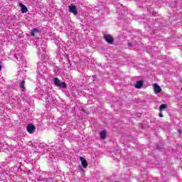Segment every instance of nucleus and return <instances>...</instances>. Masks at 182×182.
I'll list each match as a JSON object with an SVG mask.
<instances>
[{"label": "nucleus", "mask_w": 182, "mask_h": 182, "mask_svg": "<svg viewBox=\"0 0 182 182\" xmlns=\"http://www.w3.org/2000/svg\"><path fill=\"white\" fill-rule=\"evenodd\" d=\"M69 11L71 12V14H73L74 15H77V9H76V6L73 4H71L69 6Z\"/></svg>", "instance_id": "39448f33"}, {"label": "nucleus", "mask_w": 182, "mask_h": 182, "mask_svg": "<svg viewBox=\"0 0 182 182\" xmlns=\"http://www.w3.org/2000/svg\"><path fill=\"white\" fill-rule=\"evenodd\" d=\"M38 70L40 75H43L45 73V71L46 70V67L45 65H42V63H38Z\"/></svg>", "instance_id": "20e7f679"}, {"label": "nucleus", "mask_w": 182, "mask_h": 182, "mask_svg": "<svg viewBox=\"0 0 182 182\" xmlns=\"http://www.w3.org/2000/svg\"><path fill=\"white\" fill-rule=\"evenodd\" d=\"M36 32H39L38 28H33V31L31 32V36H35V33H36Z\"/></svg>", "instance_id": "2eb2a0df"}, {"label": "nucleus", "mask_w": 182, "mask_h": 182, "mask_svg": "<svg viewBox=\"0 0 182 182\" xmlns=\"http://www.w3.org/2000/svg\"><path fill=\"white\" fill-rule=\"evenodd\" d=\"M2 69V65H0V70Z\"/></svg>", "instance_id": "f3484780"}, {"label": "nucleus", "mask_w": 182, "mask_h": 182, "mask_svg": "<svg viewBox=\"0 0 182 182\" xmlns=\"http://www.w3.org/2000/svg\"><path fill=\"white\" fill-rule=\"evenodd\" d=\"M19 86L23 91L25 90V81L24 80L21 81L19 83Z\"/></svg>", "instance_id": "ddd939ff"}, {"label": "nucleus", "mask_w": 182, "mask_h": 182, "mask_svg": "<svg viewBox=\"0 0 182 182\" xmlns=\"http://www.w3.org/2000/svg\"><path fill=\"white\" fill-rule=\"evenodd\" d=\"M37 48L38 50V55L39 58L41 59H43V56H45V53H46V46L45 44L43 45H38Z\"/></svg>", "instance_id": "f03ea898"}, {"label": "nucleus", "mask_w": 182, "mask_h": 182, "mask_svg": "<svg viewBox=\"0 0 182 182\" xmlns=\"http://www.w3.org/2000/svg\"><path fill=\"white\" fill-rule=\"evenodd\" d=\"M44 60V61H45V60Z\"/></svg>", "instance_id": "6ab92c4d"}, {"label": "nucleus", "mask_w": 182, "mask_h": 182, "mask_svg": "<svg viewBox=\"0 0 182 182\" xmlns=\"http://www.w3.org/2000/svg\"><path fill=\"white\" fill-rule=\"evenodd\" d=\"M181 90H182V87H181Z\"/></svg>", "instance_id": "aec40b11"}, {"label": "nucleus", "mask_w": 182, "mask_h": 182, "mask_svg": "<svg viewBox=\"0 0 182 182\" xmlns=\"http://www.w3.org/2000/svg\"><path fill=\"white\" fill-rule=\"evenodd\" d=\"M19 6L21 8V14H26L28 12V7L24 6L23 4L20 3Z\"/></svg>", "instance_id": "1a4fd4ad"}, {"label": "nucleus", "mask_w": 182, "mask_h": 182, "mask_svg": "<svg viewBox=\"0 0 182 182\" xmlns=\"http://www.w3.org/2000/svg\"><path fill=\"white\" fill-rule=\"evenodd\" d=\"M100 137L102 139H106V131H102L100 133Z\"/></svg>", "instance_id": "f8f14e48"}, {"label": "nucleus", "mask_w": 182, "mask_h": 182, "mask_svg": "<svg viewBox=\"0 0 182 182\" xmlns=\"http://www.w3.org/2000/svg\"><path fill=\"white\" fill-rule=\"evenodd\" d=\"M82 112H86V110H85V109H82Z\"/></svg>", "instance_id": "a211bd4d"}, {"label": "nucleus", "mask_w": 182, "mask_h": 182, "mask_svg": "<svg viewBox=\"0 0 182 182\" xmlns=\"http://www.w3.org/2000/svg\"><path fill=\"white\" fill-rule=\"evenodd\" d=\"M163 112H161V111H160L159 112V117H163Z\"/></svg>", "instance_id": "dca6fc26"}, {"label": "nucleus", "mask_w": 182, "mask_h": 182, "mask_svg": "<svg viewBox=\"0 0 182 182\" xmlns=\"http://www.w3.org/2000/svg\"><path fill=\"white\" fill-rule=\"evenodd\" d=\"M53 82H54V85H55L57 87H61L63 89L66 87V83H65V82L60 81V80H59L58 78H56V77L54 78Z\"/></svg>", "instance_id": "7ed1b4c3"}, {"label": "nucleus", "mask_w": 182, "mask_h": 182, "mask_svg": "<svg viewBox=\"0 0 182 182\" xmlns=\"http://www.w3.org/2000/svg\"><path fill=\"white\" fill-rule=\"evenodd\" d=\"M80 161H81L82 167H84V168H86V167H87V161H86V159H85V158H83L82 156H80Z\"/></svg>", "instance_id": "6e6552de"}, {"label": "nucleus", "mask_w": 182, "mask_h": 182, "mask_svg": "<svg viewBox=\"0 0 182 182\" xmlns=\"http://www.w3.org/2000/svg\"><path fill=\"white\" fill-rule=\"evenodd\" d=\"M27 132L31 134L35 133V126H33V124H28L27 126Z\"/></svg>", "instance_id": "0eeeda50"}, {"label": "nucleus", "mask_w": 182, "mask_h": 182, "mask_svg": "<svg viewBox=\"0 0 182 182\" xmlns=\"http://www.w3.org/2000/svg\"><path fill=\"white\" fill-rule=\"evenodd\" d=\"M104 38L106 41V42H108V43H113V41H114L113 39V37H112V36L107 35V34H105L104 36Z\"/></svg>", "instance_id": "423d86ee"}, {"label": "nucleus", "mask_w": 182, "mask_h": 182, "mask_svg": "<svg viewBox=\"0 0 182 182\" xmlns=\"http://www.w3.org/2000/svg\"><path fill=\"white\" fill-rule=\"evenodd\" d=\"M164 109H167V105L166 104H162L159 107L160 112H163V110H164Z\"/></svg>", "instance_id": "4468645a"}, {"label": "nucleus", "mask_w": 182, "mask_h": 182, "mask_svg": "<svg viewBox=\"0 0 182 182\" xmlns=\"http://www.w3.org/2000/svg\"><path fill=\"white\" fill-rule=\"evenodd\" d=\"M142 86H143V81H137L135 85V87H136V89H141Z\"/></svg>", "instance_id": "9b49d317"}, {"label": "nucleus", "mask_w": 182, "mask_h": 182, "mask_svg": "<svg viewBox=\"0 0 182 182\" xmlns=\"http://www.w3.org/2000/svg\"><path fill=\"white\" fill-rule=\"evenodd\" d=\"M154 90L155 93H160L161 92V87L157 84H154Z\"/></svg>", "instance_id": "9d476101"}, {"label": "nucleus", "mask_w": 182, "mask_h": 182, "mask_svg": "<svg viewBox=\"0 0 182 182\" xmlns=\"http://www.w3.org/2000/svg\"><path fill=\"white\" fill-rule=\"evenodd\" d=\"M15 59L16 60V63H18L20 66H23V65H26V61L25 60V58H23L22 53H18L16 54Z\"/></svg>", "instance_id": "f257e3e1"}]
</instances>
